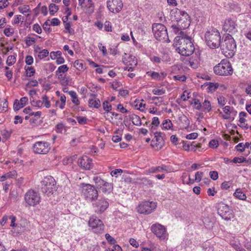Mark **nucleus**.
<instances>
[{
    "label": "nucleus",
    "instance_id": "de8ad7c7",
    "mask_svg": "<svg viewBox=\"0 0 251 251\" xmlns=\"http://www.w3.org/2000/svg\"><path fill=\"white\" fill-rule=\"evenodd\" d=\"M223 111L226 114H230L232 113H235L234 115L237 113L236 111H234L233 110V108L229 106H226L223 108Z\"/></svg>",
    "mask_w": 251,
    "mask_h": 251
},
{
    "label": "nucleus",
    "instance_id": "a211bd4d",
    "mask_svg": "<svg viewBox=\"0 0 251 251\" xmlns=\"http://www.w3.org/2000/svg\"><path fill=\"white\" fill-rule=\"evenodd\" d=\"M163 139L161 136V133L156 132L154 133V138L151 141V146L156 148V150H160L163 145Z\"/></svg>",
    "mask_w": 251,
    "mask_h": 251
},
{
    "label": "nucleus",
    "instance_id": "7c9ffc66",
    "mask_svg": "<svg viewBox=\"0 0 251 251\" xmlns=\"http://www.w3.org/2000/svg\"><path fill=\"white\" fill-rule=\"evenodd\" d=\"M201 105V108L203 111L209 112L211 110V103L208 100H205Z\"/></svg>",
    "mask_w": 251,
    "mask_h": 251
},
{
    "label": "nucleus",
    "instance_id": "473e14b6",
    "mask_svg": "<svg viewBox=\"0 0 251 251\" xmlns=\"http://www.w3.org/2000/svg\"><path fill=\"white\" fill-rule=\"evenodd\" d=\"M159 124L160 121L158 118L156 117H153L152 120V122L150 125L151 126V131H153L154 130L156 129V127L159 126Z\"/></svg>",
    "mask_w": 251,
    "mask_h": 251
},
{
    "label": "nucleus",
    "instance_id": "6ab92c4d",
    "mask_svg": "<svg viewBox=\"0 0 251 251\" xmlns=\"http://www.w3.org/2000/svg\"><path fill=\"white\" fill-rule=\"evenodd\" d=\"M92 159L87 156H83L78 160V164L79 166L85 170H90L92 168Z\"/></svg>",
    "mask_w": 251,
    "mask_h": 251
},
{
    "label": "nucleus",
    "instance_id": "4d7b16f0",
    "mask_svg": "<svg viewBox=\"0 0 251 251\" xmlns=\"http://www.w3.org/2000/svg\"><path fill=\"white\" fill-rule=\"evenodd\" d=\"M76 120L78 123L80 125H85L87 123V119L85 117H76Z\"/></svg>",
    "mask_w": 251,
    "mask_h": 251
},
{
    "label": "nucleus",
    "instance_id": "ddd939ff",
    "mask_svg": "<svg viewBox=\"0 0 251 251\" xmlns=\"http://www.w3.org/2000/svg\"><path fill=\"white\" fill-rule=\"evenodd\" d=\"M92 203L93 207L96 212L101 213L104 211L108 207L109 203L105 199H100L95 200Z\"/></svg>",
    "mask_w": 251,
    "mask_h": 251
},
{
    "label": "nucleus",
    "instance_id": "bf43d9fd",
    "mask_svg": "<svg viewBox=\"0 0 251 251\" xmlns=\"http://www.w3.org/2000/svg\"><path fill=\"white\" fill-rule=\"evenodd\" d=\"M231 185V182L230 181H224L221 184V188L223 189L227 190L228 188L230 187Z\"/></svg>",
    "mask_w": 251,
    "mask_h": 251
},
{
    "label": "nucleus",
    "instance_id": "69168bd1",
    "mask_svg": "<svg viewBox=\"0 0 251 251\" xmlns=\"http://www.w3.org/2000/svg\"><path fill=\"white\" fill-rule=\"evenodd\" d=\"M104 29L106 31H111L112 26L111 23L109 21H106L104 23Z\"/></svg>",
    "mask_w": 251,
    "mask_h": 251
},
{
    "label": "nucleus",
    "instance_id": "c85d7f7f",
    "mask_svg": "<svg viewBox=\"0 0 251 251\" xmlns=\"http://www.w3.org/2000/svg\"><path fill=\"white\" fill-rule=\"evenodd\" d=\"M69 94L70 95L72 99V102L75 105H79V100L78 99L76 93L73 91L68 92Z\"/></svg>",
    "mask_w": 251,
    "mask_h": 251
},
{
    "label": "nucleus",
    "instance_id": "423d86ee",
    "mask_svg": "<svg viewBox=\"0 0 251 251\" xmlns=\"http://www.w3.org/2000/svg\"><path fill=\"white\" fill-rule=\"evenodd\" d=\"M152 31L155 38L160 41L169 42L166 27L161 24H154L152 25Z\"/></svg>",
    "mask_w": 251,
    "mask_h": 251
},
{
    "label": "nucleus",
    "instance_id": "052dcab7",
    "mask_svg": "<svg viewBox=\"0 0 251 251\" xmlns=\"http://www.w3.org/2000/svg\"><path fill=\"white\" fill-rule=\"evenodd\" d=\"M232 247L236 251H246L240 245L232 243L231 244Z\"/></svg>",
    "mask_w": 251,
    "mask_h": 251
},
{
    "label": "nucleus",
    "instance_id": "0e129e2a",
    "mask_svg": "<svg viewBox=\"0 0 251 251\" xmlns=\"http://www.w3.org/2000/svg\"><path fill=\"white\" fill-rule=\"evenodd\" d=\"M209 145L210 147L212 148H216L218 147L219 143L218 141L216 140H212L210 141Z\"/></svg>",
    "mask_w": 251,
    "mask_h": 251
},
{
    "label": "nucleus",
    "instance_id": "393cba45",
    "mask_svg": "<svg viewBox=\"0 0 251 251\" xmlns=\"http://www.w3.org/2000/svg\"><path fill=\"white\" fill-rule=\"evenodd\" d=\"M90 107L98 108L100 106V102L99 99H90L88 101Z\"/></svg>",
    "mask_w": 251,
    "mask_h": 251
},
{
    "label": "nucleus",
    "instance_id": "4468645a",
    "mask_svg": "<svg viewBox=\"0 0 251 251\" xmlns=\"http://www.w3.org/2000/svg\"><path fill=\"white\" fill-rule=\"evenodd\" d=\"M107 6L111 12L117 13L122 10L123 4L121 0H107Z\"/></svg>",
    "mask_w": 251,
    "mask_h": 251
},
{
    "label": "nucleus",
    "instance_id": "f257e3e1",
    "mask_svg": "<svg viewBox=\"0 0 251 251\" xmlns=\"http://www.w3.org/2000/svg\"><path fill=\"white\" fill-rule=\"evenodd\" d=\"M174 44L176 48V50L183 56H189L195 50L192 38L182 32H180L179 36L175 38Z\"/></svg>",
    "mask_w": 251,
    "mask_h": 251
},
{
    "label": "nucleus",
    "instance_id": "79ce46f5",
    "mask_svg": "<svg viewBox=\"0 0 251 251\" xmlns=\"http://www.w3.org/2000/svg\"><path fill=\"white\" fill-rule=\"evenodd\" d=\"M141 180V183L145 184V185L151 187L152 186V180L148 179L146 177H143L141 179H140Z\"/></svg>",
    "mask_w": 251,
    "mask_h": 251
},
{
    "label": "nucleus",
    "instance_id": "b1692460",
    "mask_svg": "<svg viewBox=\"0 0 251 251\" xmlns=\"http://www.w3.org/2000/svg\"><path fill=\"white\" fill-rule=\"evenodd\" d=\"M85 7L88 13H93L94 10V4L92 0H87Z\"/></svg>",
    "mask_w": 251,
    "mask_h": 251
},
{
    "label": "nucleus",
    "instance_id": "4be33fe9",
    "mask_svg": "<svg viewBox=\"0 0 251 251\" xmlns=\"http://www.w3.org/2000/svg\"><path fill=\"white\" fill-rule=\"evenodd\" d=\"M182 12L183 11H181L177 8L173 9L170 12L171 18L176 22H177V20H180L179 17L181 15Z\"/></svg>",
    "mask_w": 251,
    "mask_h": 251
},
{
    "label": "nucleus",
    "instance_id": "bb28decb",
    "mask_svg": "<svg viewBox=\"0 0 251 251\" xmlns=\"http://www.w3.org/2000/svg\"><path fill=\"white\" fill-rule=\"evenodd\" d=\"M162 171L167 172V167L166 166L162 165L156 167H152L150 169L149 172L151 173H155L156 172H160Z\"/></svg>",
    "mask_w": 251,
    "mask_h": 251
},
{
    "label": "nucleus",
    "instance_id": "4c0bfd02",
    "mask_svg": "<svg viewBox=\"0 0 251 251\" xmlns=\"http://www.w3.org/2000/svg\"><path fill=\"white\" fill-rule=\"evenodd\" d=\"M58 10V6L53 3H51L49 5V11L51 15H54Z\"/></svg>",
    "mask_w": 251,
    "mask_h": 251
},
{
    "label": "nucleus",
    "instance_id": "0eeeda50",
    "mask_svg": "<svg viewBox=\"0 0 251 251\" xmlns=\"http://www.w3.org/2000/svg\"><path fill=\"white\" fill-rule=\"evenodd\" d=\"M24 200L28 206L35 207L40 203L41 196L38 192L30 189L25 193Z\"/></svg>",
    "mask_w": 251,
    "mask_h": 251
},
{
    "label": "nucleus",
    "instance_id": "f03ea898",
    "mask_svg": "<svg viewBox=\"0 0 251 251\" xmlns=\"http://www.w3.org/2000/svg\"><path fill=\"white\" fill-rule=\"evenodd\" d=\"M220 46L223 53L226 56L231 57L235 54L236 50V44L233 38L229 33L225 36Z\"/></svg>",
    "mask_w": 251,
    "mask_h": 251
},
{
    "label": "nucleus",
    "instance_id": "774afa93",
    "mask_svg": "<svg viewBox=\"0 0 251 251\" xmlns=\"http://www.w3.org/2000/svg\"><path fill=\"white\" fill-rule=\"evenodd\" d=\"M33 29L38 34H40L42 32V29L40 26L37 24L33 25Z\"/></svg>",
    "mask_w": 251,
    "mask_h": 251
},
{
    "label": "nucleus",
    "instance_id": "dca6fc26",
    "mask_svg": "<svg viewBox=\"0 0 251 251\" xmlns=\"http://www.w3.org/2000/svg\"><path fill=\"white\" fill-rule=\"evenodd\" d=\"M237 25L234 20L228 19L225 20L223 29L226 32L234 33L237 31Z\"/></svg>",
    "mask_w": 251,
    "mask_h": 251
},
{
    "label": "nucleus",
    "instance_id": "864d4df0",
    "mask_svg": "<svg viewBox=\"0 0 251 251\" xmlns=\"http://www.w3.org/2000/svg\"><path fill=\"white\" fill-rule=\"evenodd\" d=\"M194 104L195 105V108L197 110H200L201 108L202 105L200 100L198 99H195L194 100Z\"/></svg>",
    "mask_w": 251,
    "mask_h": 251
},
{
    "label": "nucleus",
    "instance_id": "20e7f679",
    "mask_svg": "<svg viewBox=\"0 0 251 251\" xmlns=\"http://www.w3.org/2000/svg\"><path fill=\"white\" fill-rule=\"evenodd\" d=\"M205 39L207 45L211 48H218L221 43V36L216 29H211L205 34Z\"/></svg>",
    "mask_w": 251,
    "mask_h": 251
},
{
    "label": "nucleus",
    "instance_id": "5fc2aeb1",
    "mask_svg": "<svg viewBox=\"0 0 251 251\" xmlns=\"http://www.w3.org/2000/svg\"><path fill=\"white\" fill-rule=\"evenodd\" d=\"M152 93L155 95H162L165 93V90L163 89L155 88L152 90Z\"/></svg>",
    "mask_w": 251,
    "mask_h": 251
},
{
    "label": "nucleus",
    "instance_id": "aec40b11",
    "mask_svg": "<svg viewBox=\"0 0 251 251\" xmlns=\"http://www.w3.org/2000/svg\"><path fill=\"white\" fill-rule=\"evenodd\" d=\"M123 62L127 66H136L137 64V59L135 56L132 55H127L126 53H125L124 55L122 58Z\"/></svg>",
    "mask_w": 251,
    "mask_h": 251
},
{
    "label": "nucleus",
    "instance_id": "c756f323",
    "mask_svg": "<svg viewBox=\"0 0 251 251\" xmlns=\"http://www.w3.org/2000/svg\"><path fill=\"white\" fill-rule=\"evenodd\" d=\"M113 186L112 184L109 183L106 181L104 183V185L100 188L102 191L104 193H109L112 191Z\"/></svg>",
    "mask_w": 251,
    "mask_h": 251
},
{
    "label": "nucleus",
    "instance_id": "338daca9",
    "mask_svg": "<svg viewBox=\"0 0 251 251\" xmlns=\"http://www.w3.org/2000/svg\"><path fill=\"white\" fill-rule=\"evenodd\" d=\"M150 59L151 61L155 63H160L161 62V58L156 56H152L150 57Z\"/></svg>",
    "mask_w": 251,
    "mask_h": 251
},
{
    "label": "nucleus",
    "instance_id": "c03bdc74",
    "mask_svg": "<svg viewBox=\"0 0 251 251\" xmlns=\"http://www.w3.org/2000/svg\"><path fill=\"white\" fill-rule=\"evenodd\" d=\"M56 131L57 133H62L63 131H66L65 127L62 123L58 124L56 126Z\"/></svg>",
    "mask_w": 251,
    "mask_h": 251
},
{
    "label": "nucleus",
    "instance_id": "5701e85b",
    "mask_svg": "<svg viewBox=\"0 0 251 251\" xmlns=\"http://www.w3.org/2000/svg\"><path fill=\"white\" fill-rule=\"evenodd\" d=\"M27 100L28 99L26 97L22 98L20 102H18V105H20L19 107H18V105H16V102H14L13 106L14 109L19 110L20 108L23 107L25 105Z\"/></svg>",
    "mask_w": 251,
    "mask_h": 251
},
{
    "label": "nucleus",
    "instance_id": "680f3d73",
    "mask_svg": "<svg viewBox=\"0 0 251 251\" xmlns=\"http://www.w3.org/2000/svg\"><path fill=\"white\" fill-rule=\"evenodd\" d=\"M209 175L211 178L214 180H215L218 178V173L217 171L210 172Z\"/></svg>",
    "mask_w": 251,
    "mask_h": 251
},
{
    "label": "nucleus",
    "instance_id": "13d9d810",
    "mask_svg": "<svg viewBox=\"0 0 251 251\" xmlns=\"http://www.w3.org/2000/svg\"><path fill=\"white\" fill-rule=\"evenodd\" d=\"M203 175V172H197L195 174V180L197 182H200L201 180V178Z\"/></svg>",
    "mask_w": 251,
    "mask_h": 251
},
{
    "label": "nucleus",
    "instance_id": "e2e57ef3",
    "mask_svg": "<svg viewBox=\"0 0 251 251\" xmlns=\"http://www.w3.org/2000/svg\"><path fill=\"white\" fill-rule=\"evenodd\" d=\"M25 62L27 65H30L33 62V58L31 55H27L25 57Z\"/></svg>",
    "mask_w": 251,
    "mask_h": 251
},
{
    "label": "nucleus",
    "instance_id": "39448f33",
    "mask_svg": "<svg viewBox=\"0 0 251 251\" xmlns=\"http://www.w3.org/2000/svg\"><path fill=\"white\" fill-rule=\"evenodd\" d=\"M214 73L219 75H231L233 69L230 63L226 60H222L220 63L214 67Z\"/></svg>",
    "mask_w": 251,
    "mask_h": 251
},
{
    "label": "nucleus",
    "instance_id": "7ed1b4c3",
    "mask_svg": "<svg viewBox=\"0 0 251 251\" xmlns=\"http://www.w3.org/2000/svg\"><path fill=\"white\" fill-rule=\"evenodd\" d=\"M40 184L42 192L48 196L52 195L57 190L55 180L51 176L45 177Z\"/></svg>",
    "mask_w": 251,
    "mask_h": 251
},
{
    "label": "nucleus",
    "instance_id": "72a5a7b5",
    "mask_svg": "<svg viewBox=\"0 0 251 251\" xmlns=\"http://www.w3.org/2000/svg\"><path fill=\"white\" fill-rule=\"evenodd\" d=\"M25 75L27 77L33 76L35 73V69L32 67H25Z\"/></svg>",
    "mask_w": 251,
    "mask_h": 251
},
{
    "label": "nucleus",
    "instance_id": "6e6d98bb",
    "mask_svg": "<svg viewBox=\"0 0 251 251\" xmlns=\"http://www.w3.org/2000/svg\"><path fill=\"white\" fill-rule=\"evenodd\" d=\"M43 104L44 103L45 106L46 108H50V101L48 100V97L45 95L42 98Z\"/></svg>",
    "mask_w": 251,
    "mask_h": 251
},
{
    "label": "nucleus",
    "instance_id": "f704fd0d",
    "mask_svg": "<svg viewBox=\"0 0 251 251\" xmlns=\"http://www.w3.org/2000/svg\"><path fill=\"white\" fill-rule=\"evenodd\" d=\"M162 126L163 129H170L173 127V124L170 120L166 119L163 121Z\"/></svg>",
    "mask_w": 251,
    "mask_h": 251
},
{
    "label": "nucleus",
    "instance_id": "09e8293b",
    "mask_svg": "<svg viewBox=\"0 0 251 251\" xmlns=\"http://www.w3.org/2000/svg\"><path fill=\"white\" fill-rule=\"evenodd\" d=\"M105 237L107 242L111 245H115L116 243V240L111 236L108 233L105 235Z\"/></svg>",
    "mask_w": 251,
    "mask_h": 251
},
{
    "label": "nucleus",
    "instance_id": "58836bf2",
    "mask_svg": "<svg viewBox=\"0 0 251 251\" xmlns=\"http://www.w3.org/2000/svg\"><path fill=\"white\" fill-rule=\"evenodd\" d=\"M209 92H213L218 87L219 84L217 83L209 82L207 84Z\"/></svg>",
    "mask_w": 251,
    "mask_h": 251
},
{
    "label": "nucleus",
    "instance_id": "c9c22d12",
    "mask_svg": "<svg viewBox=\"0 0 251 251\" xmlns=\"http://www.w3.org/2000/svg\"><path fill=\"white\" fill-rule=\"evenodd\" d=\"M131 119L132 120V123L136 126H140L141 125V121L139 116L136 115H132Z\"/></svg>",
    "mask_w": 251,
    "mask_h": 251
},
{
    "label": "nucleus",
    "instance_id": "3c124183",
    "mask_svg": "<svg viewBox=\"0 0 251 251\" xmlns=\"http://www.w3.org/2000/svg\"><path fill=\"white\" fill-rule=\"evenodd\" d=\"M103 108L106 111L107 114L111 110V105L109 104V102L107 101H105L102 103Z\"/></svg>",
    "mask_w": 251,
    "mask_h": 251
},
{
    "label": "nucleus",
    "instance_id": "6e6552de",
    "mask_svg": "<svg viewBox=\"0 0 251 251\" xmlns=\"http://www.w3.org/2000/svg\"><path fill=\"white\" fill-rule=\"evenodd\" d=\"M82 193L85 199L89 201H94L98 197V192L95 187L90 184H82Z\"/></svg>",
    "mask_w": 251,
    "mask_h": 251
},
{
    "label": "nucleus",
    "instance_id": "49530a36",
    "mask_svg": "<svg viewBox=\"0 0 251 251\" xmlns=\"http://www.w3.org/2000/svg\"><path fill=\"white\" fill-rule=\"evenodd\" d=\"M49 54V51L47 50L44 49L40 51L38 54V57L40 59H42L47 56Z\"/></svg>",
    "mask_w": 251,
    "mask_h": 251
},
{
    "label": "nucleus",
    "instance_id": "9b49d317",
    "mask_svg": "<svg viewBox=\"0 0 251 251\" xmlns=\"http://www.w3.org/2000/svg\"><path fill=\"white\" fill-rule=\"evenodd\" d=\"M156 207V203L152 201H144L138 205L137 211L141 214L148 215L151 213Z\"/></svg>",
    "mask_w": 251,
    "mask_h": 251
},
{
    "label": "nucleus",
    "instance_id": "8fccbe9b",
    "mask_svg": "<svg viewBox=\"0 0 251 251\" xmlns=\"http://www.w3.org/2000/svg\"><path fill=\"white\" fill-rule=\"evenodd\" d=\"M246 161V159L244 157H235L230 162L234 163H241Z\"/></svg>",
    "mask_w": 251,
    "mask_h": 251
},
{
    "label": "nucleus",
    "instance_id": "ea45409f",
    "mask_svg": "<svg viewBox=\"0 0 251 251\" xmlns=\"http://www.w3.org/2000/svg\"><path fill=\"white\" fill-rule=\"evenodd\" d=\"M69 70V68L66 65H63L58 67L57 70L56 72V74L57 75L60 73H64L67 72Z\"/></svg>",
    "mask_w": 251,
    "mask_h": 251
},
{
    "label": "nucleus",
    "instance_id": "f8f14e48",
    "mask_svg": "<svg viewBox=\"0 0 251 251\" xmlns=\"http://www.w3.org/2000/svg\"><path fill=\"white\" fill-rule=\"evenodd\" d=\"M50 150L49 144L47 142L38 141L33 145V151L35 153L45 154Z\"/></svg>",
    "mask_w": 251,
    "mask_h": 251
},
{
    "label": "nucleus",
    "instance_id": "a19ab883",
    "mask_svg": "<svg viewBox=\"0 0 251 251\" xmlns=\"http://www.w3.org/2000/svg\"><path fill=\"white\" fill-rule=\"evenodd\" d=\"M74 66L78 70L84 69V64L81 60H76L74 63Z\"/></svg>",
    "mask_w": 251,
    "mask_h": 251
},
{
    "label": "nucleus",
    "instance_id": "cd10ccee",
    "mask_svg": "<svg viewBox=\"0 0 251 251\" xmlns=\"http://www.w3.org/2000/svg\"><path fill=\"white\" fill-rule=\"evenodd\" d=\"M187 64L189 65L193 69H196L199 67V62L197 59H194L193 57H191L188 61V63Z\"/></svg>",
    "mask_w": 251,
    "mask_h": 251
},
{
    "label": "nucleus",
    "instance_id": "a18cd8bd",
    "mask_svg": "<svg viewBox=\"0 0 251 251\" xmlns=\"http://www.w3.org/2000/svg\"><path fill=\"white\" fill-rule=\"evenodd\" d=\"M16 62V57L13 55H9L8 56L6 64L8 66H11Z\"/></svg>",
    "mask_w": 251,
    "mask_h": 251
},
{
    "label": "nucleus",
    "instance_id": "37998d69",
    "mask_svg": "<svg viewBox=\"0 0 251 251\" xmlns=\"http://www.w3.org/2000/svg\"><path fill=\"white\" fill-rule=\"evenodd\" d=\"M25 42L27 46H30L35 42V38L32 37L27 36L25 38Z\"/></svg>",
    "mask_w": 251,
    "mask_h": 251
},
{
    "label": "nucleus",
    "instance_id": "412c9836",
    "mask_svg": "<svg viewBox=\"0 0 251 251\" xmlns=\"http://www.w3.org/2000/svg\"><path fill=\"white\" fill-rule=\"evenodd\" d=\"M179 125L181 129H187L189 127L190 121L188 118L184 114H181L178 118Z\"/></svg>",
    "mask_w": 251,
    "mask_h": 251
},
{
    "label": "nucleus",
    "instance_id": "1a4fd4ad",
    "mask_svg": "<svg viewBox=\"0 0 251 251\" xmlns=\"http://www.w3.org/2000/svg\"><path fill=\"white\" fill-rule=\"evenodd\" d=\"M217 211L218 214L224 220H230L234 217L233 212L229 206L223 202L217 204Z\"/></svg>",
    "mask_w": 251,
    "mask_h": 251
},
{
    "label": "nucleus",
    "instance_id": "f3484780",
    "mask_svg": "<svg viewBox=\"0 0 251 251\" xmlns=\"http://www.w3.org/2000/svg\"><path fill=\"white\" fill-rule=\"evenodd\" d=\"M177 20L178 21L176 22L177 25H173L172 26V27L176 28L177 26L178 28L182 29L188 28L190 25V18L188 14H185L184 17L182 19Z\"/></svg>",
    "mask_w": 251,
    "mask_h": 251
},
{
    "label": "nucleus",
    "instance_id": "a878e982",
    "mask_svg": "<svg viewBox=\"0 0 251 251\" xmlns=\"http://www.w3.org/2000/svg\"><path fill=\"white\" fill-rule=\"evenodd\" d=\"M234 196L241 200H245L246 199V195L242 191L241 189H237L234 193Z\"/></svg>",
    "mask_w": 251,
    "mask_h": 251
},
{
    "label": "nucleus",
    "instance_id": "2f4dec72",
    "mask_svg": "<svg viewBox=\"0 0 251 251\" xmlns=\"http://www.w3.org/2000/svg\"><path fill=\"white\" fill-rule=\"evenodd\" d=\"M93 180L95 182L97 186V187L100 189L102 186L104 185V183H105V181L102 179L99 176H95L93 178Z\"/></svg>",
    "mask_w": 251,
    "mask_h": 251
},
{
    "label": "nucleus",
    "instance_id": "603ef678",
    "mask_svg": "<svg viewBox=\"0 0 251 251\" xmlns=\"http://www.w3.org/2000/svg\"><path fill=\"white\" fill-rule=\"evenodd\" d=\"M14 32V29L11 27L5 28L4 30V33L6 36H10Z\"/></svg>",
    "mask_w": 251,
    "mask_h": 251
},
{
    "label": "nucleus",
    "instance_id": "e433bc0d",
    "mask_svg": "<svg viewBox=\"0 0 251 251\" xmlns=\"http://www.w3.org/2000/svg\"><path fill=\"white\" fill-rule=\"evenodd\" d=\"M8 107V102L5 99L0 101V112L6 111Z\"/></svg>",
    "mask_w": 251,
    "mask_h": 251
},
{
    "label": "nucleus",
    "instance_id": "9d476101",
    "mask_svg": "<svg viewBox=\"0 0 251 251\" xmlns=\"http://www.w3.org/2000/svg\"><path fill=\"white\" fill-rule=\"evenodd\" d=\"M88 225L95 233H100L104 230L103 222L96 217H91L89 220Z\"/></svg>",
    "mask_w": 251,
    "mask_h": 251
},
{
    "label": "nucleus",
    "instance_id": "2eb2a0df",
    "mask_svg": "<svg viewBox=\"0 0 251 251\" xmlns=\"http://www.w3.org/2000/svg\"><path fill=\"white\" fill-rule=\"evenodd\" d=\"M151 231L160 239H165L166 235L165 227L160 224H153L151 226Z\"/></svg>",
    "mask_w": 251,
    "mask_h": 251
}]
</instances>
